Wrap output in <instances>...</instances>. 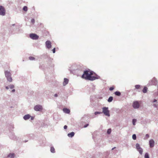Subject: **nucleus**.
<instances>
[{
	"label": "nucleus",
	"mask_w": 158,
	"mask_h": 158,
	"mask_svg": "<svg viewBox=\"0 0 158 158\" xmlns=\"http://www.w3.org/2000/svg\"><path fill=\"white\" fill-rule=\"evenodd\" d=\"M94 74V73L89 70L84 71L83 74L82 76V78L86 80L90 81H94L97 79L96 77L92 76Z\"/></svg>",
	"instance_id": "nucleus-1"
},
{
	"label": "nucleus",
	"mask_w": 158,
	"mask_h": 158,
	"mask_svg": "<svg viewBox=\"0 0 158 158\" xmlns=\"http://www.w3.org/2000/svg\"><path fill=\"white\" fill-rule=\"evenodd\" d=\"M103 113L106 115L108 116H110L109 111L108 107H104L102 108Z\"/></svg>",
	"instance_id": "nucleus-2"
},
{
	"label": "nucleus",
	"mask_w": 158,
	"mask_h": 158,
	"mask_svg": "<svg viewBox=\"0 0 158 158\" xmlns=\"http://www.w3.org/2000/svg\"><path fill=\"white\" fill-rule=\"evenodd\" d=\"M34 110L36 111H41L43 109L42 106L40 105L35 106L34 107Z\"/></svg>",
	"instance_id": "nucleus-3"
},
{
	"label": "nucleus",
	"mask_w": 158,
	"mask_h": 158,
	"mask_svg": "<svg viewBox=\"0 0 158 158\" xmlns=\"http://www.w3.org/2000/svg\"><path fill=\"white\" fill-rule=\"evenodd\" d=\"M30 37L33 40H37L39 38V36L36 34L33 33L31 34L30 35Z\"/></svg>",
	"instance_id": "nucleus-4"
},
{
	"label": "nucleus",
	"mask_w": 158,
	"mask_h": 158,
	"mask_svg": "<svg viewBox=\"0 0 158 158\" xmlns=\"http://www.w3.org/2000/svg\"><path fill=\"white\" fill-rule=\"evenodd\" d=\"M5 14V10L3 7L0 6V15H4Z\"/></svg>",
	"instance_id": "nucleus-5"
},
{
	"label": "nucleus",
	"mask_w": 158,
	"mask_h": 158,
	"mask_svg": "<svg viewBox=\"0 0 158 158\" xmlns=\"http://www.w3.org/2000/svg\"><path fill=\"white\" fill-rule=\"evenodd\" d=\"M133 106L135 109L138 108L139 107V104L138 101L134 102L133 104Z\"/></svg>",
	"instance_id": "nucleus-6"
},
{
	"label": "nucleus",
	"mask_w": 158,
	"mask_h": 158,
	"mask_svg": "<svg viewBox=\"0 0 158 158\" xmlns=\"http://www.w3.org/2000/svg\"><path fill=\"white\" fill-rule=\"evenodd\" d=\"M51 42L49 41H47L45 43L46 47L48 48H50L52 47Z\"/></svg>",
	"instance_id": "nucleus-7"
},
{
	"label": "nucleus",
	"mask_w": 158,
	"mask_h": 158,
	"mask_svg": "<svg viewBox=\"0 0 158 158\" xmlns=\"http://www.w3.org/2000/svg\"><path fill=\"white\" fill-rule=\"evenodd\" d=\"M150 146L151 148H152L154 145V141L153 139H151L149 141Z\"/></svg>",
	"instance_id": "nucleus-8"
},
{
	"label": "nucleus",
	"mask_w": 158,
	"mask_h": 158,
	"mask_svg": "<svg viewBox=\"0 0 158 158\" xmlns=\"http://www.w3.org/2000/svg\"><path fill=\"white\" fill-rule=\"evenodd\" d=\"M63 111L66 113L69 114L70 112V110L69 109L66 108H64L63 109Z\"/></svg>",
	"instance_id": "nucleus-9"
},
{
	"label": "nucleus",
	"mask_w": 158,
	"mask_h": 158,
	"mask_svg": "<svg viewBox=\"0 0 158 158\" xmlns=\"http://www.w3.org/2000/svg\"><path fill=\"white\" fill-rule=\"evenodd\" d=\"M5 75L6 77H10V76H11V74L8 71H6L5 72Z\"/></svg>",
	"instance_id": "nucleus-10"
},
{
	"label": "nucleus",
	"mask_w": 158,
	"mask_h": 158,
	"mask_svg": "<svg viewBox=\"0 0 158 158\" xmlns=\"http://www.w3.org/2000/svg\"><path fill=\"white\" fill-rule=\"evenodd\" d=\"M69 82V80L67 78H65L64 79V81L63 83L64 85H65L67 84Z\"/></svg>",
	"instance_id": "nucleus-11"
},
{
	"label": "nucleus",
	"mask_w": 158,
	"mask_h": 158,
	"mask_svg": "<svg viewBox=\"0 0 158 158\" xmlns=\"http://www.w3.org/2000/svg\"><path fill=\"white\" fill-rule=\"evenodd\" d=\"M151 81L152 82H154L153 83L152 82L153 84L154 85H156L157 82V80L155 78H153L152 80Z\"/></svg>",
	"instance_id": "nucleus-12"
},
{
	"label": "nucleus",
	"mask_w": 158,
	"mask_h": 158,
	"mask_svg": "<svg viewBox=\"0 0 158 158\" xmlns=\"http://www.w3.org/2000/svg\"><path fill=\"white\" fill-rule=\"evenodd\" d=\"M30 117L31 116L29 114H27L24 116L23 118L25 120H27L29 119Z\"/></svg>",
	"instance_id": "nucleus-13"
},
{
	"label": "nucleus",
	"mask_w": 158,
	"mask_h": 158,
	"mask_svg": "<svg viewBox=\"0 0 158 158\" xmlns=\"http://www.w3.org/2000/svg\"><path fill=\"white\" fill-rule=\"evenodd\" d=\"M74 132H72L68 134V135L69 137H72L74 135Z\"/></svg>",
	"instance_id": "nucleus-14"
},
{
	"label": "nucleus",
	"mask_w": 158,
	"mask_h": 158,
	"mask_svg": "<svg viewBox=\"0 0 158 158\" xmlns=\"http://www.w3.org/2000/svg\"><path fill=\"white\" fill-rule=\"evenodd\" d=\"M6 77L8 81L9 82H11L12 81V79L11 77V76H10V77Z\"/></svg>",
	"instance_id": "nucleus-15"
},
{
	"label": "nucleus",
	"mask_w": 158,
	"mask_h": 158,
	"mask_svg": "<svg viewBox=\"0 0 158 158\" xmlns=\"http://www.w3.org/2000/svg\"><path fill=\"white\" fill-rule=\"evenodd\" d=\"M135 87L136 89H140L141 88V86L139 85H137L135 86Z\"/></svg>",
	"instance_id": "nucleus-16"
},
{
	"label": "nucleus",
	"mask_w": 158,
	"mask_h": 158,
	"mask_svg": "<svg viewBox=\"0 0 158 158\" xmlns=\"http://www.w3.org/2000/svg\"><path fill=\"white\" fill-rule=\"evenodd\" d=\"M147 90L148 88L146 87H145L143 90V93H146L147 92Z\"/></svg>",
	"instance_id": "nucleus-17"
},
{
	"label": "nucleus",
	"mask_w": 158,
	"mask_h": 158,
	"mask_svg": "<svg viewBox=\"0 0 158 158\" xmlns=\"http://www.w3.org/2000/svg\"><path fill=\"white\" fill-rule=\"evenodd\" d=\"M114 94L116 95L120 96L121 95V93L119 91H116L115 92Z\"/></svg>",
	"instance_id": "nucleus-18"
},
{
	"label": "nucleus",
	"mask_w": 158,
	"mask_h": 158,
	"mask_svg": "<svg viewBox=\"0 0 158 158\" xmlns=\"http://www.w3.org/2000/svg\"><path fill=\"white\" fill-rule=\"evenodd\" d=\"M113 99V98L112 97H110L108 100V101L109 102H110L112 101Z\"/></svg>",
	"instance_id": "nucleus-19"
},
{
	"label": "nucleus",
	"mask_w": 158,
	"mask_h": 158,
	"mask_svg": "<svg viewBox=\"0 0 158 158\" xmlns=\"http://www.w3.org/2000/svg\"><path fill=\"white\" fill-rule=\"evenodd\" d=\"M50 151L54 153L55 152V149L53 147L51 148Z\"/></svg>",
	"instance_id": "nucleus-20"
},
{
	"label": "nucleus",
	"mask_w": 158,
	"mask_h": 158,
	"mask_svg": "<svg viewBox=\"0 0 158 158\" xmlns=\"http://www.w3.org/2000/svg\"><path fill=\"white\" fill-rule=\"evenodd\" d=\"M137 150L139 151L140 154H142L143 152V150L141 148H139V149H138Z\"/></svg>",
	"instance_id": "nucleus-21"
},
{
	"label": "nucleus",
	"mask_w": 158,
	"mask_h": 158,
	"mask_svg": "<svg viewBox=\"0 0 158 158\" xmlns=\"http://www.w3.org/2000/svg\"><path fill=\"white\" fill-rule=\"evenodd\" d=\"M136 122V120L135 119H133L132 120V123L134 125H135V123Z\"/></svg>",
	"instance_id": "nucleus-22"
},
{
	"label": "nucleus",
	"mask_w": 158,
	"mask_h": 158,
	"mask_svg": "<svg viewBox=\"0 0 158 158\" xmlns=\"http://www.w3.org/2000/svg\"><path fill=\"white\" fill-rule=\"evenodd\" d=\"M23 10L25 11H27V6H24L23 7Z\"/></svg>",
	"instance_id": "nucleus-23"
},
{
	"label": "nucleus",
	"mask_w": 158,
	"mask_h": 158,
	"mask_svg": "<svg viewBox=\"0 0 158 158\" xmlns=\"http://www.w3.org/2000/svg\"><path fill=\"white\" fill-rule=\"evenodd\" d=\"M136 148L137 150L141 148L140 147L139 145V144L137 143L136 144Z\"/></svg>",
	"instance_id": "nucleus-24"
},
{
	"label": "nucleus",
	"mask_w": 158,
	"mask_h": 158,
	"mask_svg": "<svg viewBox=\"0 0 158 158\" xmlns=\"http://www.w3.org/2000/svg\"><path fill=\"white\" fill-rule=\"evenodd\" d=\"M29 59L30 60H34L35 58L33 57L30 56L29 57Z\"/></svg>",
	"instance_id": "nucleus-25"
},
{
	"label": "nucleus",
	"mask_w": 158,
	"mask_h": 158,
	"mask_svg": "<svg viewBox=\"0 0 158 158\" xmlns=\"http://www.w3.org/2000/svg\"><path fill=\"white\" fill-rule=\"evenodd\" d=\"M9 87L10 89H13L14 87V86L13 85H10L9 86Z\"/></svg>",
	"instance_id": "nucleus-26"
},
{
	"label": "nucleus",
	"mask_w": 158,
	"mask_h": 158,
	"mask_svg": "<svg viewBox=\"0 0 158 158\" xmlns=\"http://www.w3.org/2000/svg\"><path fill=\"white\" fill-rule=\"evenodd\" d=\"M145 158H149L148 154V153H146L145 155Z\"/></svg>",
	"instance_id": "nucleus-27"
},
{
	"label": "nucleus",
	"mask_w": 158,
	"mask_h": 158,
	"mask_svg": "<svg viewBox=\"0 0 158 158\" xmlns=\"http://www.w3.org/2000/svg\"><path fill=\"white\" fill-rule=\"evenodd\" d=\"M132 138L134 140H135L136 139V136L135 134H134L133 135Z\"/></svg>",
	"instance_id": "nucleus-28"
},
{
	"label": "nucleus",
	"mask_w": 158,
	"mask_h": 158,
	"mask_svg": "<svg viewBox=\"0 0 158 158\" xmlns=\"http://www.w3.org/2000/svg\"><path fill=\"white\" fill-rule=\"evenodd\" d=\"M111 132V129H109L107 131V133L109 134Z\"/></svg>",
	"instance_id": "nucleus-29"
},
{
	"label": "nucleus",
	"mask_w": 158,
	"mask_h": 158,
	"mask_svg": "<svg viewBox=\"0 0 158 158\" xmlns=\"http://www.w3.org/2000/svg\"><path fill=\"white\" fill-rule=\"evenodd\" d=\"M149 137V135L148 134H146L145 136V139H147Z\"/></svg>",
	"instance_id": "nucleus-30"
},
{
	"label": "nucleus",
	"mask_w": 158,
	"mask_h": 158,
	"mask_svg": "<svg viewBox=\"0 0 158 158\" xmlns=\"http://www.w3.org/2000/svg\"><path fill=\"white\" fill-rule=\"evenodd\" d=\"M114 87H111L109 88V90L110 91H112L114 89Z\"/></svg>",
	"instance_id": "nucleus-31"
},
{
	"label": "nucleus",
	"mask_w": 158,
	"mask_h": 158,
	"mask_svg": "<svg viewBox=\"0 0 158 158\" xmlns=\"http://www.w3.org/2000/svg\"><path fill=\"white\" fill-rule=\"evenodd\" d=\"M100 113H101V112H95L94 114L95 115H96L98 114H100Z\"/></svg>",
	"instance_id": "nucleus-32"
},
{
	"label": "nucleus",
	"mask_w": 158,
	"mask_h": 158,
	"mask_svg": "<svg viewBox=\"0 0 158 158\" xmlns=\"http://www.w3.org/2000/svg\"><path fill=\"white\" fill-rule=\"evenodd\" d=\"M31 22L33 23L34 24L35 23V20L34 19H32L31 20Z\"/></svg>",
	"instance_id": "nucleus-33"
},
{
	"label": "nucleus",
	"mask_w": 158,
	"mask_h": 158,
	"mask_svg": "<svg viewBox=\"0 0 158 158\" xmlns=\"http://www.w3.org/2000/svg\"><path fill=\"white\" fill-rule=\"evenodd\" d=\"M52 51H53V53H55V48H54L53 49H52Z\"/></svg>",
	"instance_id": "nucleus-34"
},
{
	"label": "nucleus",
	"mask_w": 158,
	"mask_h": 158,
	"mask_svg": "<svg viewBox=\"0 0 158 158\" xmlns=\"http://www.w3.org/2000/svg\"><path fill=\"white\" fill-rule=\"evenodd\" d=\"M64 129H66L67 128V126L66 125H65L64 126Z\"/></svg>",
	"instance_id": "nucleus-35"
},
{
	"label": "nucleus",
	"mask_w": 158,
	"mask_h": 158,
	"mask_svg": "<svg viewBox=\"0 0 158 158\" xmlns=\"http://www.w3.org/2000/svg\"><path fill=\"white\" fill-rule=\"evenodd\" d=\"M88 125H89L88 124H86V125H85L84 126V127H87L88 126Z\"/></svg>",
	"instance_id": "nucleus-36"
},
{
	"label": "nucleus",
	"mask_w": 158,
	"mask_h": 158,
	"mask_svg": "<svg viewBox=\"0 0 158 158\" xmlns=\"http://www.w3.org/2000/svg\"><path fill=\"white\" fill-rule=\"evenodd\" d=\"M54 96L56 97H57V94H55L54 95Z\"/></svg>",
	"instance_id": "nucleus-37"
},
{
	"label": "nucleus",
	"mask_w": 158,
	"mask_h": 158,
	"mask_svg": "<svg viewBox=\"0 0 158 158\" xmlns=\"http://www.w3.org/2000/svg\"><path fill=\"white\" fill-rule=\"evenodd\" d=\"M153 106L155 107H157V105H156V104H154Z\"/></svg>",
	"instance_id": "nucleus-38"
},
{
	"label": "nucleus",
	"mask_w": 158,
	"mask_h": 158,
	"mask_svg": "<svg viewBox=\"0 0 158 158\" xmlns=\"http://www.w3.org/2000/svg\"><path fill=\"white\" fill-rule=\"evenodd\" d=\"M15 91V89H13L12 90V92H14Z\"/></svg>",
	"instance_id": "nucleus-39"
},
{
	"label": "nucleus",
	"mask_w": 158,
	"mask_h": 158,
	"mask_svg": "<svg viewBox=\"0 0 158 158\" xmlns=\"http://www.w3.org/2000/svg\"><path fill=\"white\" fill-rule=\"evenodd\" d=\"M156 101H157V100H156V99H154V101H153V102H156Z\"/></svg>",
	"instance_id": "nucleus-40"
},
{
	"label": "nucleus",
	"mask_w": 158,
	"mask_h": 158,
	"mask_svg": "<svg viewBox=\"0 0 158 158\" xmlns=\"http://www.w3.org/2000/svg\"><path fill=\"white\" fill-rule=\"evenodd\" d=\"M6 89H9V87H8V86H6Z\"/></svg>",
	"instance_id": "nucleus-41"
},
{
	"label": "nucleus",
	"mask_w": 158,
	"mask_h": 158,
	"mask_svg": "<svg viewBox=\"0 0 158 158\" xmlns=\"http://www.w3.org/2000/svg\"><path fill=\"white\" fill-rule=\"evenodd\" d=\"M115 148V147H114V148H112V150H114V149Z\"/></svg>",
	"instance_id": "nucleus-42"
},
{
	"label": "nucleus",
	"mask_w": 158,
	"mask_h": 158,
	"mask_svg": "<svg viewBox=\"0 0 158 158\" xmlns=\"http://www.w3.org/2000/svg\"><path fill=\"white\" fill-rule=\"evenodd\" d=\"M31 119L32 120V119H33L32 118H31Z\"/></svg>",
	"instance_id": "nucleus-43"
}]
</instances>
